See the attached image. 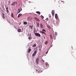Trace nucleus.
<instances>
[{
	"instance_id": "obj_15",
	"label": "nucleus",
	"mask_w": 76,
	"mask_h": 76,
	"mask_svg": "<svg viewBox=\"0 0 76 76\" xmlns=\"http://www.w3.org/2000/svg\"><path fill=\"white\" fill-rule=\"evenodd\" d=\"M36 13H37L38 14H39V15H40L41 14V13H40V12L39 11H37L36 12Z\"/></svg>"
},
{
	"instance_id": "obj_42",
	"label": "nucleus",
	"mask_w": 76,
	"mask_h": 76,
	"mask_svg": "<svg viewBox=\"0 0 76 76\" xmlns=\"http://www.w3.org/2000/svg\"><path fill=\"white\" fill-rule=\"evenodd\" d=\"M0 9H1V8H0Z\"/></svg>"
},
{
	"instance_id": "obj_37",
	"label": "nucleus",
	"mask_w": 76,
	"mask_h": 76,
	"mask_svg": "<svg viewBox=\"0 0 76 76\" xmlns=\"http://www.w3.org/2000/svg\"><path fill=\"white\" fill-rule=\"evenodd\" d=\"M20 12H18V13H20Z\"/></svg>"
},
{
	"instance_id": "obj_9",
	"label": "nucleus",
	"mask_w": 76,
	"mask_h": 76,
	"mask_svg": "<svg viewBox=\"0 0 76 76\" xmlns=\"http://www.w3.org/2000/svg\"><path fill=\"white\" fill-rule=\"evenodd\" d=\"M40 26L41 28H43V26H42V23H41L40 24Z\"/></svg>"
},
{
	"instance_id": "obj_28",
	"label": "nucleus",
	"mask_w": 76,
	"mask_h": 76,
	"mask_svg": "<svg viewBox=\"0 0 76 76\" xmlns=\"http://www.w3.org/2000/svg\"><path fill=\"white\" fill-rule=\"evenodd\" d=\"M48 53V51H47L45 53V56H46L47 53Z\"/></svg>"
},
{
	"instance_id": "obj_25",
	"label": "nucleus",
	"mask_w": 76,
	"mask_h": 76,
	"mask_svg": "<svg viewBox=\"0 0 76 76\" xmlns=\"http://www.w3.org/2000/svg\"><path fill=\"white\" fill-rule=\"evenodd\" d=\"M47 42H48V41H46L45 42V44H47Z\"/></svg>"
},
{
	"instance_id": "obj_16",
	"label": "nucleus",
	"mask_w": 76,
	"mask_h": 76,
	"mask_svg": "<svg viewBox=\"0 0 76 76\" xmlns=\"http://www.w3.org/2000/svg\"><path fill=\"white\" fill-rule=\"evenodd\" d=\"M28 23H27V22L25 21L23 22V24L24 25H26Z\"/></svg>"
},
{
	"instance_id": "obj_38",
	"label": "nucleus",
	"mask_w": 76,
	"mask_h": 76,
	"mask_svg": "<svg viewBox=\"0 0 76 76\" xmlns=\"http://www.w3.org/2000/svg\"><path fill=\"white\" fill-rule=\"evenodd\" d=\"M20 24H21V23H20Z\"/></svg>"
},
{
	"instance_id": "obj_12",
	"label": "nucleus",
	"mask_w": 76,
	"mask_h": 76,
	"mask_svg": "<svg viewBox=\"0 0 76 76\" xmlns=\"http://www.w3.org/2000/svg\"><path fill=\"white\" fill-rule=\"evenodd\" d=\"M2 18H3L4 19L5 18V17H4V13H2Z\"/></svg>"
},
{
	"instance_id": "obj_18",
	"label": "nucleus",
	"mask_w": 76,
	"mask_h": 76,
	"mask_svg": "<svg viewBox=\"0 0 76 76\" xmlns=\"http://www.w3.org/2000/svg\"><path fill=\"white\" fill-rule=\"evenodd\" d=\"M30 28H31V30H32V28H33V26H30Z\"/></svg>"
},
{
	"instance_id": "obj_22",
	"label": "nucleus",
	"mask_w": 76,
	"mask_h": 76,
	"mask_svg": "<svg viewBox=\"0 0 76 76\" xmlns=\"http://www.w3.org/2000/svg\"><path fill=\"white\" fill-rule=\"evenodd\" d=\"M20 16H21L20 15V14L18 15V17L19 18L20 17Z\"/></svg>"
},
{
	"instance_id": "obj_26",
	"label": "nucleus",
	"mask_w": 76,
	"mask_h": 76,
	"mask_svg": "<svg viewBox=\"0 0 76 76\" xmlns=\"http://www.w3.org/2000/svg\"><path fill=\"white\" fill-rule=\"evenodd\" d=\"M49 18H51V14H49Z\"/></svg>"
},
{
	"instance_id": "obj_32",
	"label": "nucleus",
	"mask_w": 76,
	"mask_h": 76,
	"mask_svg": "<svg viewBox=\"0 0 76 76\" xmlns=\"http://www.w3.org/2000/svg\"><path fill=\"white\" fill-rule=\"evenodd\" d=\"M41 18H42L43 19H44V16H43L42 15H41Z\"/></svg>"
},
{
	"instance_id": "obj_11",
	"label": "nucleus",
	"mask_w": 76,
	"mask_h": 76,
	"mask_svg": "<svg viewBox=\"0 0 76 76\" xmlns=\"http://www.w3.org/2000/svg\"><path fill=\"white\" fill-rule=\"evenodd\" d=\"M34 31H33L34 34H35V32H36V29L35 28V27H34Z\"/></svg>"
},
{
	"instance_id": "obj_36",
	"label": "nucleus",
	"mask_w": 76,
	"mask_h": 76,
	"mask_svg": "<svg viewBox=\"0 0 76 76\" xmlns=\"http://www.w3.org/2000/svg\"><path fill=\"white\" fill-rule=\"evenodd\" d=\"M20 15H21V16H22V14H20Z\"/></svg>"
},
{
	"instance_id": "obj_10",
	"label": "nucleus",
	"mask_w": 76,
	"mask_h": 76,
	"mask_svg": "<svg viewBox=\"0 0 76 76\" xmlns=\"http://www.w3.org/2000/svg\"><path fill=\"white\" fill-rule=\"evenodd\" d=\"M22 8L21 7H20L18 10V11H19L20 12V11H22Z\"/></svg>"
},
{
	"instance_id": "obj_21",
	"label": "nucleus",
	"mask_w": 76,
	"mask_h": 76,
	"mask_svg": "<svg viewBox=\"0 0 76 76\" xmlns=\"http://www.w3.org/2000/svg\"><path fill=\"white\" fill-rule=\"evenodd\" d=\"M15 4V2H14L11 5H14Z\"/></svg>"
},
{
	"instance_id": "obj_33",
	"label": "nucleus",
	"mask_w": 76,
	"mask_h": 76,
	"mask_svg": "<svg viewBox=\"0 0 76 76\" xmlns=\"http://www.w3.org/2000/svg\"><path fill=\"white\" fill-rule=\"evenodd\" d=\"M42 31H44L45 32V30H44V29H42Z\"/></svg>"
},
{
	"instance_id": "obj_6",
	"label": "nucleus",
	"mask_w": 76,
	"mask_h": 76,
	"mask_svg": "<svg viewBox=\"0 0 76 76\" xmlns=\"http://www.w3.org/2000/svg\"><path fill=\"white\" fill-rule=\"evenodd\" d=\"M55 17L56 19H57L58 18V16L57 15V14H56L55 15Z\"/></svg>"
},
{
	"instance_id": "obj_20",
	"label": "nucleus",
	"mask_w": 76,
	"mask_h": 76,
	"mask_svg": "<svg viewBox=\"0 0 76 76\" xmlns=\"http://www.w3.org/2000/svg\"><path fill=\"white\" fill-rule=\"evenodd\" d=\"M41 63H42L43 64H44V60H42Z\"/></svg>"
},
{
	"instance_id": "obj_2",
	"label": "nucleus",
	"mask_w": 76,
	"mask_h": 76,
	"mask_svg": "<svg viewBox=\"0 0 76 76\" xmlns=\"http://www.w3.org/2000/svg\"><path fill=\"white\" fill-rule=\"evenodd\" d=\"M35 36H36L37 37H41V35L38 33H35Z\"/></svg>"
},
{
	"instance_id": "obj_7",
	"label": "nucleus",
	"mask_w": 76,
	"mask_h": 76,
	"mask_svg": "<svg viewBox=\"0 0 76 76\" xmlns=\"http://www.w3.org/2000/svg\"><path fill=\"white\" fill-rule=\"evenodd\" d=\"M35 19L36 20V21H37V22H39V19L36 18H35Z\"/></svg>"
},
{
	"instance_id": "obj_41",
	"label": "nucleus",
	"mask_w": 76,
	"mask_h": 76,
	"mask_svg": "<svg viewBox=\"0 0 76 76\" xmlns=\"http://www.w3.org/2000/svg\"><path fill=\"white\" fill-rule=\"evenodd\" d=\"M47 27H48V26H47Z\"/></svg>"
},
{
	"instance_id": "obj_1",
	"label": "nucleus",
	"mask_w": 76,
	"mask_h": 76,
	"mask_svg": "<svg viewBox=\"0 0 76 76\" xmlns=\"http://www.w3.org/2000/svg\"><path fill=\"white\" fill-rule=\"evenodd\" d=\"M36 72H37L38 73H41L42 72V71L41 70V69L39 68H37V69L36 70Z\"/></svg>"
},
{
	"instance_id": "obj_40",
	"label": "nucleus",
	"mask_w": 76,
	"mask_h": 76,
	"mask_svg": "<svg viewBox=\"0 0 76 76\" xmlns=\"http://www.w3.org/2000/svg\"><path fill=\"white\" fill-rule=\"evenodd\" d=\"M26 31H28V30H27V29Z\"/></svg>"
},
{
	"instance_id": "obj_35",
	"label": "nucleus",
	"mask_w": 76,
	"mask_h": 76,
	"mask_svg": "<svg viewBox=\"0 0 76 76\" xmlns=\"http://www.w3.org/2000/svg\"><path fill=\"white\" fill-rule=\"evenodd\" d=\"M15 3L16 4H17V2H15Z\"/></svg>"
},
{
	"instance_id": "obj_3",
	"label": "nucleus",
	"mask_w": 76,
	"mask_h": 76,
	"mask_svg": "<svg viewBox=\"0 0 76 76\" xmlns=\"http://www.w3.org/2000/svg\"><path fill=\"white\" fill-rule=\"evenodd\" d=\"M36 54H37V51H35L34 52V53L32 54V56H35Z\"/></svg>"
},
{
	"instance_id": "obj_44",
	"label": "nucleus",
	"mask_w": 76,
	"mask_h": 76,
	"mask_svg": "<svg viewBox=\"0 0 76 76\" xmlns=\"http://www.w3.org/2000/svg\"><path fill=\"white\" fill-rule=\"evenodd\" d=\"M19 25H20V24H19Z\"/></svg>"
},
{
	"instance_id": "obj_17",
	"label": "nucleus",
	"mask_w": 76,
	"mask_h": 76,
	"mask_svg": "<svg viewBox=\"0 0 76 76\" xmlns=\"http://www.w3.org/2000/svg\"><path fill=\"white\" fill-rule=\"evenodd\" d=\"M31 51V49H28V53H30V52Z\"/></svg>"
},
{
	"instance_id": "obj_13",
	"label": "nucleus",
	"mask_w": 76,
	"mask_h": 76,
	"mask_svg": "<svg viewBox=\"0 0 76 76\" xmlns=\"http://www.w3.org/2000/svg\"><path fill=\"white\" fill-rule=\"evenodd\" d=\"M18 32H21V29H19L18 30Z\"/></svg>"
},
{
	"instance_id": "obj_31",
	"label": "nucleus",
	"mask_w": 76,
	"mask_h": 76,
	"mask_svg": "<svg viewBox=\"0 0 76 76\" xmlns=\"http://www.w3.org/2000/svg\"><path fill=\"white\" fill-rule=\"evenodd\" d=\"M11 16L12 17V18H13V13H12L11 15Z\"/></svg>"
},
{
	"instance_id": "obj_23",
	"label": "nucleus",
	"mask_w": 76,
	"mask_h": 76,
	"mask_svg": "<svg viewBox=\"0 0 76 76\" xmlns=\"http://www.w3.org/2000/svg\"><path fill=\"white\" fill-rule=\"evenodd\" d=\"M42 34H45V32H44V31H42L41 32Z\"/></svg>"
},
{
	"instance_id": "obj_14",
	"label": "nucleus",
	"mask_w": 76,
	"mask_h": 76,
	"mask_svg": "<svg viewBox=\"0 0 76 76\" xmlns=\"http://www.w3.org/2000/svg\"><path fill=\"white\" fill-rule=\"evenodd\" d=\"M39 23H37V27H39Z\"/></svg>"
},
{
	"instance_id": "obj_34",
	"label": "nucleus",
	"mask_w": 76,
	"mask_h": 76,
	"mask_svg": "<svg viewBox=\"0 0 76 76\" xmlns=\"http://www.w3.org/2000/svg\"><path fill=\"white\" fill-rule=\"evenodd\" d=\"M48 28H49V29H51V27H48Z\"/></svg>"
},
{
	"instance_id": "obj_5",
	"label": "nucleus",
	"mask_w": 76,
	"mask_h": 76,
	"mask_svg": "<svg viewBox=\"0 0 76 76\" xmlns=\"http://www.w3.org/2000/svg\"><path fill=\"white\" fill-rule=\"evenodd\" d=\"M52 14L53 16H54V11L53 10L52 11Z\"/></svg>"
},
{
	"instance_id": "obj_29",
	"label": "nucleus",
	"mask_w": 76,
	"mask_h": 76,
	"mask_svg": "<svg viewBox=\"0 0 76 76\" xmlns=\"http://www.w3.org/2000/svg\"><path fill=\"white\" fill-rule=\"evenodd\" d=\"M55 35L57 36V32H55Z\"/></svg>"
},
{
	"instance_id": "obj_4",
	"label": "nucleus",
	"mask_w": 76,
	"mask_h": 76,
	"mask_svg": "<svg viewBox=\"0 0 76 76\" xmlns=\"http://www.w3.org/2000/svg\"><path fill=\"white\" fill-rule=\"evenodd\" d=\"M8 9L9 8H8V7H6V9L7 10V13H9V10H8Z\"/></svg>"
},
{
	"instance_id": "obj_24",
	"label": "nucleus",
	"mask_w": 76,
	"mask_h": 76,
	"mask_svg": "<svg viewBox=\"0 0 76 76\" xmlns=\"http://www.w3.org/2000/svg\"><path fill=\"white\" fill-rule=\"evenodd\" d=\"M28 39H29V40H31V36H29L28 37Z\"/></svg>"
},
{
	"instance_id": "obj_19",
	"label": "nucleus",
	"mask_w": 76,
	"mask_h": 76,
	"mask_svg": "<svg viewBox=\"0 0 76 76\" xmlns=\"http://www.w3.org/2000/svg\"><path fill=\"white\" fill-rule=\"evenodd\" d=\"M39 61V58H37L36 59V61Z\"/></svg>"
},
{
	"instance_id": "obj_39",
	"label": "nucleus",
	"mask_w": 76,
	"mask_h": 76,
	"mask_svg": "<svg viewBox=\"0 0 76 76\" xmlns=\"http://www.w3.org/2000/svg\"><path fill=\"white\" fill-rule=\"evenodd\" d=\"M54 39H56V38H54Z\"/></svg>"
},
{
	"instance_id": "obj_27",
	"label": "nucleus",
	"mask_w": 76,
	"mask_h": 76,
	"mask_svg": "<svg viewBox=\"0 0 76 76\" xmlns=\"http://www.w3.org/2000/svg\"><path fill=\"white\" fill-rule=\"evenodd\" d=\"M50 38H51V39H53V37H52V36H51V35H50Z\"/></svg>"
},
{
	"instance_id": "obj_43",
	"label": "nucleus",
	"mask_w": 76,
	"mask_h": 76,
	"mask_svg": "<svg viewBox=\"0 0 76 76\" xmlns=\"http://www.w3.org/2000/svg\"><path fill=\"white\" fill-rule=\"evenodd\" d=\"M46 66H47V65H46Z\"/></svg>"
},
{
	"instance_id": "obj_8",
	"label": "nucleus",
	"mask_w": 76,
	"mask_h": 76,
	"mask_svg": "<svg viewBox=\"0 0 76 76\" xmlns=\"http://www.w3.org/2000/svg\"><path fill=\"white\" fill-rule=\"evenodd\" d=\"M37 46V44H36V43H35L34 45H32V47H36Z\"/></svg>"
},
{
	"instance_id": "obj_30",
	"label": "nucleus",
	"mask_w": 76,
	"mask_h": 76,
	"mask_svg": "<svg viewBox=\"0 0 76 76\" xmlns=\"http://www.w3.org/2000/svg\"><path fill=\"white\" fill-rule=\"evenodd\" d=\"M36 61V63H37V64L38 65V64H39L38 61Z\"/></svg>"
}]
</instances>
